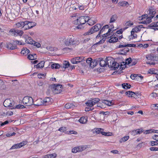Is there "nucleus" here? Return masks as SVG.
I'll use <instances>...</instances> for the list:
<instances>
[{
  "label": "nucleus",
  "mask_w": 158,
  "mask_h": 158,
  "mask_svg": "<svg viewBox=\"0 0 158 158\" xmlns=\"http://www.w3.org/2000/svg\"><path fill=\"white\" fill-rule=\"evenodd\" d=\"M37 84L39 86H42L43 85L44 83L42 81L40 80L37 81Z\"/></svg>",
  "instance_id": "57"
},
{
  "label": "nucleus",
  "mask_w": 158,
  "mask_h": 158,
  "mask_svg": "<svg viewBox=\"0 0 158 158\" xmlns=\"http://www.w3.org/2000/svg\"><path fill=\"white\" fill-rule=\"evenodd\" d=\"M18 85V82L17 80H15L13 81L12 84V85L13 86H16Z\"/></svg>",
  "instance_id": "61"
},
{
  "label": "nucleus",
  "mask_w": 158,
  "mask_h": 158,
  "mask_svg": "<svg viewBox=\"0 0 158 158\" xmlns=\"http://www.w3.org/2000/svg\"><path fill=\"white\" fill-rule=\"evenodd\" d=\"M35 103V104H33L35 106H40L42 105V100L41 99H38Z\"/></svg>",
  "instance_id": "28"
},
{
  "label": "nucleus",
  "mask_w": 158,
  "mask_h": 158,
  "mask_svg": "<svg viewBox=\"0 0 158 158\" xmlns=\"http://www.w3.org/2000/svg\"><path fill=\"white\" fill-rule=\"evenodd\" d=\"M93 60V59L92 58L90 57H89L86 60V62L88 64H89V65H90V64L91 63L92 61Z\"/></svg>",
  "instance_id": "51"
},
{
  "label": "nucleus",
  "mask_w": 158,
  "mask_h": 158,
  "mask_svg": "<svg viewBox=\"0 0 158 158\" xmlns=\"http://www.w3.org/2000/svg\"><path fill=\"white\" fill-rule=\"evenodd\" d=\"M102 26L100 24H97L94 26L92 27L88 31L84 34V35H86L91 34L94 33L96 32L101 28Z\"/></svg>",
  "instance_id": "3"
},
{
  "label": "nucleus",
  "mask_w": 158,
  "mask_h": 158,
  "mask_svg": "<svg viewBox=\"0 0 158 158\" xmlns=\"http://www.w3.org/2000/svg\"><path fill=\"white\" fill-rule=\"evenodd\" d=\"M44 61H41L38 64L36 65L37 68H41L44 67Z\"/></svg>",
  "instance_id": "37"
},
{
  "label": "nucleus",
  "mask_w": 158,
  "mask_h": 158,
  "mask_svg": "<svg viewBox=\"0 0 158 158\" xmlns=\"http://www.w3.org/2000/svg\"><path fill=\"white\" fill-rule=\"evenodd\" d=\"M73 106V104L68 103L65 105V107L67 109H70Z\"/></svg>",
  "instance_id": "42"
},
{
  "label": "nucleus",
  "mask_w": 158,
  "mask_h": 158,
  "mask_svg": "<svg viewBox=\"0 0 158 158\" xmlns=\"http://www.w3.org/2000/svg\"><path fill=\"white\" fill-rule=\"evenodd\" d=\"M137 63L135 59L132 60L131 63V66H133L135 65Z\"/></svg>",
  "instance_id": "59"
},
{
  "label": "nucleus",
  "mask_w": 158,
  "mask_h": 158,
  "mask_svg": "<svg viewBox=\"0 0 158 158\" xmlns=\"http://www.w3.org/2000/svg\"><path fill=\"white\" fill-rule=\"evenodd\" d=\"M30 52V51L27 48H23L21 52V54L23 55H26Z\"/></svg>",
  "instance_id": "17"
},
{
  "label": "nucleus",
  "mask_w": 158,
  "mask_h": 158,
  "mask_svg": "<svg viewBox=\"0 0 158 158\" xmlns=\"http://www.w3.org/2000/svg\"><path fill=\"white\" fill-rule=\"evenodd\" d=\"M111 134H112L110 132H104V133H103V135H105V136H110L111 135Z\"/></svg>",
  "instance_id": "62"
},
{
  "label": "nucleus",
  "mask_w": 158,
  "mask_h": 158,
  "mask_svg": "<svg viewBox=\"0 0 158 158\" xmlns=\"http://www.w3.org/2000/svg\"><path fill=\"white\" fill-rule=\"evenodd\" d=\"M152 138L158 141V135H155L154 136L152 137Z\"/></svg>",
  "instance_id": "64"
},
{
  "label": "nucleus",
  "mask_w": 158,
  "mask_h": 158,
  "mask_svg": "<svg viewBox=\"0 0 158 158\" xmlns=\"http://www.w3.org/2000/svg\"><path fill=\"white\" fill-rule=\"evenodd\" d=\"M89 20V17L86 16H82L79 17L74 21V24L77 26V27L79 29L83 28L82 25L85 23L87 21Z\"/></svg>",
  "instance_id": "1"
},
{
  "label": "nucleus",
  "mask_w": 158,
  "mask_h": 158,
  "mask_svg": "<svg viewBox=\"0 0 158 158\" xmlns=\"http://www.w3.org/2000/svg\"><path fill=\"white\" fill-rule=\"evenodd\" d=\"M144 131L143 129L142 128L137 129L136 130L133 131L131 132L132 135H135L138 134H140Z\"/></svg>",
  "instance_id": "14"
},
{
  "label": "nucleus",
  "mask_w": 158,
  "mask_h": 158,
  "mask_svg": "<svg viewBox=\"0 0 158 158\" xmlns=\"http://www.w3.org/2000/svg\"><path fill=\"white\" fill-rule=\"evenodd\" d=\"M95 131L97 134L101 133L102 135H103V133L104 132H103V129L100 128H97L95 130Z\"/></svg>",
  "instance_id": "39"
},
{
  "label": "nucleus",
  "mask_w": 158,
  "mask_h": 158,
  "mask_svg": "<svg viewBox=\"0 0 158 158\" xmlns=\"http://www.w3.org/2000/svg\"><path fill=\"white\" fill-rule=\"evenodd\" d=\"M98 62L99 61H97L96 60H93L91 63L90 64V65H89V67L92 68H94L96 65H97L98 64Z\"/></svg>",
  "instance_id": "16"
},
{
  "label": "nucleus",
  "mask_w": 158,
  "mask_h": 158,
  "mask_svg": "<svg viewBox=\"0 0 158 158\" xmlns=\"http://www.w3.org/2000/svg\"><path fill=\"white\" fill-rule=\"evenodd\" d=\"M129 138V136H125L121 139V140L123 142H125L127 141Z\"/></svg>",
  "instance_id": "55"
},
{
  "label": "nucleus",
  "mask_w": 158,
  "mask_h": 158,
  "mask_svg": "<svg viewBox=\"0 0 158 158\" xmlns=\"http://www.w3.org/2000/svg\"><path fill=\"white\" fill-rule=\"evenodd\" d=\"M129 51V49L127 48H123L122 50V51L123 52L122 54H125L127 52H128Z\"/></svg>",
  "instance_id": "47"
},
{
  "label": "nucleus",
  "mask_w": 158,
  "mask_h": 158,
  "mask_svg": "<svg viewBox=\"0 0 158 158\" xmlns=\"http://www.w3.org/2000/svg\"><path fill=\"white\" fill-rule=\"evenodd\" d=\"M58 131L61 132H64L65 131V128L64 127H61L59 129Z\"/></svg>",
  "instance_id": "63"
},
{
  "label": "nucleus",
  "mask_w": 158,
  "mask_h": 158,
  "mask_svg": "<svg viewBox=\"0 0 158 158\" xmlns=\"http://www.w3.org/2000/svg\"><path fill=\"white\" fill-rule=\"evenodd\" d=\"M138 77H140L141 79H142L143 78V77L141 76H138L136 74H134V75L131 74L130 76L132 80H135V79H136Z\"/></svg>",
  "instance_id": "29"
},
{
  "label": "nucleus",
  "mask_w": 158,
  "mask_h": 158,
  "mask_svg": "<svg viewBox=\"0 0 158 158\" xmlns=\"http://www.w3.org/2000/svg\"><path fill=\"white\" fill-rule=\"evenodd\" d=\"M118 18V16L117 15L114 14L112 15L110 19V23H113L116 21Z\"/></svg>",
  "instance_id": "21"
},
{
  "label": "nucleus",
  "mask_w": 158,
  "mask_h": 158,
  "mask_svg": "<svg viewBox=\"0 0 158 158\" xmlns=\"http://www.w3.org/2000/svg\"><path fill=\"white\" fill-rule=\"evenodd\" d=\"M148 11H149L148 16L146 19V22L148 24L152 21L151 20L154 17V15L156 13V11L155 10H151L150 9H149Z\"/></svg>",
  "instance_id": "7"
},
{
  "label": "nucleus",
  "mask_w": 158,
  "mask_h": 158,
  "mask_svg": "<svg viewBox=\"0 0 158 158\" xmlns=\"http://www.w3.org/2000/svg\"><path fill=\"white\" fill-rule=\"evenodd\" d=\"M53 92L55 94H57L62 91V86L60 85H53L52 86Z\"/></svg>",
  "instance_id": "6"
},
{
  "label": "nucleus",
  "mask_w": 158,
  "mask_h": 158,
  "mask_svg": "<svg viewBox=\"0 0 158 158\" xmlns=\"http://www.w3.org/2000/svg\"><path fill=\"white\" fill-rule=\"evenodd\" d=\"M91 100L94 105L98 102L100 100L98 98H93Z\"/></svg>",
  "instance_id": "49"
},
{
  "label": "nucleus",
  "mask_w": 158,
  "mask_h": 158,
  "mask_svg": "<svg viewBox=\"0 0 158 158\" xmlns=\"http://www.w3.org/2000/svg\"><path fill=\"white\" fill-rule=\"evenodd\" d=\"M111 30V29H109L107 32L102 35V37H103V39L102 40H103V39H104V40L103 41V42H104L105 41V40L106 39V37L110 35V32Z\"/></svg>",
  "instance_id": "27"
},
{
  "label": "nucleus",
  "mask_w": 158,
  "mask_h": 158,
  "mask_svg": "<svg viewBox=\"0 0 158 158\" xmlns=\"http://www.w3.org/2000/svg\"><path fill=\"white\" fill-rule=\"evenodd\" d=\"M149 73L155 74L156 75L155 77L158 80V71L157 70L156 71L154 70L153 69L152 70H149Z\"/></svg>",
  "instance_id": "26"
},
{
  "label": "nucleus",
  "mask_w": 158,
  "mask_h": 158,
  "mask_svg": "<svg viewBox=\"0 0 158 158\" xmlns=\"http://www.w3.org/2000/svg\"><path fill=\"white\" fill-rule=\"evenodd\" d=\"M87 119V117H82L79 119V121L81 123L85 124L86 123Z\"/></svg>",
  "instance_id": "23"
},
{
  "label": "nucleus",
  "mask_w": 158,
  "mask_h": 158,
  "mask_svg": "<svg viewBox=\"0 0 158 158\" xmlns=\"http://www.w3.org/2000/svg\"><path fill=\"white\" fill-rule=\"evenodd\" d=\"M151 145L152 146L157 145H158V141L156 140V141H151Z\"/></svg>",
  "instance_id": "50"
},
{
  "label": "nucleus",
  "mask_w": 158,
  "mask_h": 158,
  "mask_svg": "<svg viewBox=\"0 0 158 158\" xmlns=\"http://www.w3.org/2000/svg\"><path fill=\"white\" fill-rule=\"evenodd\" d=\"M23 28L24 30H27L29 29L28 21H24V24L23 27Z\"/></svg>",
  "instance_id": "25"
},
{
  "label": "nucleus",
  "mask_w": 158,
  "mask_h": 158,
  "mask_svg": "<svg viewBox=\"0 0 158 158\" xmlns=\"http://www.w3.org/2000/svg\"><path fill=\"white\" fill-rule=\"evenodd\" d=\"M109 58H110V59H109V64L108 67L114 70L117 69L120 66V65L115 61L112 57H109Z\"/></svg>",
  "instance_id": "5"
},
{
  "label": "nucleus",
  "mask_w": 158,
  "mask_h": 158,
  "mask_svg": "<svg viewBox=\"0 0 158 158\" xmlns=\"http://www.w3.org/2000/svg\"><path fill=\"white\" fill-rule=\"evenodd\" d=\"M140 29L137 26L132 29V30L131 32V33L132 34V33H133L137 32H138L140 31Z\"/></svg>",
  "instance_id": "40"
},
{
  "label": "nucleus",
  "mask_w": 158,
  "mask_h": 158,
  "mask_svg": "<svg viewBox=\"0 0 158 158\" xmlns=\"http://www.w3.org/2000/svg\"><path fill=\"white\" fill-rule=\"evenodd\" d=\"M37 56L35 54H29L28 55L27 58L30 60H34L36 59Z\"/></svg>",
  "instance_id": "24"
},
{
  "label": "nucleus",
  "mask_w": 158,
  "mask_h": 158,
  "mask_svg": "<svg viewBox=\"0 0 158 158\" xmlns=\"http://www.w3.org/2000/svg\"><path fill=\"white\" fill-rule=\"evenodd\" d=\"M87 22H89V23H88V24L90 25H91V24L90 23H91L92 24H94L95 23H96L95 22L89 19V20L88 21H87Z\"/></svg>",
  "instance_id": "60"
},
{
  "label": "nucleus",
  "mask_w": 158,
  "mask_h": 158,
  "mask_svg": "<svg viewBox=\"0 0 158 158\" xmlns=\"http://www.w3.org/2000/svg\"><path fill=\"white\" fill-rule=\"evenodd\" d=\"M52 98L49 97H47L42 100V105L47 106L51 104Z\"/></svg>",
  "instance_id": "12"
},
{
  "label": "nucleus",
  "mask_w": 158,
  "mask_h": 158,
  "mask_svg": "<svg viewBox=\"0 0 158 158\" xmlns=\"http://www.w3.org/2000/svg\"><path fill=\"white\" fill-rule=\"evenodd\" d=\"M86 105L89 107H92L94 104L92 102V100H88V101L86 103Z\"/></svg>",
  "instance_id": "41"
},
{
  "label": "nucleus",
  "mask_w": 158,
  "mask_h": 158,
  "mask_svg": "<svg viewBox=\"0 0 158 158\" xmlns=\"http://www.w3.org/2000/svg\"><path fill=\"white\" fill-rule=\"evenodd\" d=\"M87 146H81L74 147L72 149V152L73 153H77V152L82 151L87 148Z\"/></svg>",
  "instance_id": "10"
},
{
  "label": "nucleus",
  "mask_w": 158,
  "mask_h": 158,
  "mask_svg": "<svg viewBox=\"0 0 158 158\" xmlns=\"http://www.w3.org/2000/svg\"><path fill=\"white\" fill-rule=\"evenodd\" d=\"M146 58L148 60L154 61L156 60V56L154 54H149L146 55Z\"/></svg>",
  "instance_id": "15"
},
{
  "label": "nucleus",
  "mask_w": 158,
  "mask_h": 158,
  "mask_svg": "<svg viewBox=\"0 0 158 158\" xmlns=\"http://www.w3.org/2000/svg\"><path fill=\"white\" fill-rule=\"evenodd\" d=\"M122 86L124 89H129L130 88L131 85L128 83H123L122 84Z\"/></svg>",
  "instance_id": "35"
},
{
  "label": "nucleus",
  "mask_w": 158,
  "mask_h": 158,
  "mask_svg": "<svg viewBox=\"0 0 158 158\" xmlns=\"http://www.w3.org/2000/svg\"><path fill=\"white\" fill-rule=\"evenodd\" d=\"M26 107L24 106L23 105L19 104L16 106H14L11 108V109H23L25 108Z\"/></svg>",
  "instance_id": "33"
},
{
  "label": "nucleus",
  "mask_w": 158,
  "mask_h": 158,
  "mask_svg": "<svg viewBox=\"0 0 158 158\" xmlns=\"http://www.w3.org/2000/svg\"><path fill=\"white\" fill-rule=\"evenodd\" d=\"M109 57H106V60H99L100 61V64L101 67H105L106 66V65H108V66L109 63V59L110 58H109Z\"/></svg>",
  "instance_id": "11"
},
{
  "label": "nucleus",
  "mask_w": 158,
  "mask_h": 158,
  "mask_svg": "<svg viewBox=\"0 0 158 158\" xmlns=\"http://www.w3.org/2000/svg\"><path fill=\"white\" fill-rule=\"evenodd\" d=\"M30 41H30V42H28V40L26 41L27 44L33 45L38 48H40L41 46V44L37 42L34 41L32 38H30Z\"/></svg>",
  "instance_id": "13"
},
{
  "label": "nucleus",
  "mask_w": 158,
  "mask_h": 158,
  "mask_svg": "<svg viewBox=\"0 0 158 158\" xmlns=\"http://www.w3.org/2000/svg\"><path fill=\"white\" fill-rule=\"evenodd\" d=\"M28 23L29 29L32 28L36 25L35 22H33L28 21Z\"/></svg>",
  "instance_id": "36"
},
{
  "label": "nucleus",
  "mask_w": 158,
  "mask_h": 158,
  "mask_svg": "<svg viewBox=\"0 0 158 158\" xmlns=\"http://www.w3.org/2000/svg\"><path fill=\"white\" fill-rule=\"evenodd\" d=\"M109 27V26L108 25H105L104 26L102 29L100 30L101 32H102L105 30V29L106 28L107 29Z\"/></svg>",
  "instance_id": "54"
},
{
  "label": "nucleus",
  "mask_w": 158,
  "mask_h": 158,
  "mask_svg": "<svg viewBox=\"0 0 158 158\" xmlns=\"http://www.w3.org/2000/svg\"><path fill=\"white\" fill-rule=\"evenodd\" d=\"M6 47L10 49L14 50L16 48V46L13 45L11 43H8L6 44Z\"/></svg>",
  "instance_id": "20"
},
{
  "label": "nucleus",
  "mask_w": 158,
  "mask_h": 158,
  "mask_svg": "<svg viewBox=\"0 0 158 158\" xmlns=\"http://www.w3.org/2000/svg\"><path fill=\"white\" fill-rule=\"evenodd\" d=\"M60 67V65L58 64L54 63L52 64L51 68L52 69H58Z\"/></svg>",
  "instance_id": "34"
},
{
  "label": "nucleus",
  "mask_w": 158,
  "mask_h": 158,
  "mask_svg": "<svg viewBox=\"0 0 158 158\" xmlns=\"http://www.w3.org/2000/svg\"><path fill=\"white\" fill-rule=\"evenodd\" d=\"M63 68H64V69L66 68H68V67L70 66V64L69 62L66 61H64L63 63Z\"/></svg>",
  "instance_id": "32"
},
{
  "label": "nucleus",
  "mask_w": 158,
  "mask_h": 158,
  "mask_svg": "<svg viewBox=\"0 0 158 158\" xmlns=\"http://www.w3.org/2000/svg\"><path fill=\"white\" fill-rule=\"evenodd\" d=\"M24 24V22H20L16 24V27L19 28L23 27Z\"/></svg>",
  "instance_id": "38"
},
{
  "label": "nucleus",
  "mask_w": 158,
  "mask_h": 158,
  "mask_svg": "<svg viewBox=\"0 0 158 158\" xmlns=\"http://www.w3.org/2000/svg\"><path fill=\"white\" fill-rule=\"evenodd\" d=\"M126 66V65L125 64L124 62H123L120 65V69H124L125 68Z\"/></svg>",
  "instance_id": "56"
},
{
  "label": "nucleus",
  "mask_w": 158,
  "mask_h": 158,
  "mask_svg": "<svg viewBox=\"0 0 158 158\" xmlns=\"http://www.w3.org/2000/svg\"><path fill=\"white\" fill-rule=\"evenodd\" d=\"M132 59L130 57L126 59L125 64H131Z\"/></svg>",
  "instance_id": "44"
},
{
  "label": "nucleus",
  "mask_w": 158,
  "mask_h": 158,
  "mask_svg": "<svg viewBox=\"0 0 158 158\" xmlns=\"http://www.w3.org/2000/svg\"><path fill=\"white\" fill-rule=\"evenodd\" d=\"M111 38L108 41V42L110 43H114L117 42L118 40V38L116 37L112 36L111 37Z\"/></svg>",
  "instance_id": "22"
},
{
  "label": "nucleus",
  "mask_w": 158,
  "mask_h": 158,
  "mask_svg": "<svg viewBox=\"0 0 158 158\" xmlns=\"http://www.w3.org/2000/svg\"><path fill=\"white\" fill-rule=\"evenodd\" d=\"M158 23V22H154L151 23L150 25H149L148 27L151 28H152L153 27H158V25H157V23Z\"/></svg>",
  "instance_id": "31"
},
{
  "label": "nucleus",
  "mask_w": 158,
  "mask_h": 158,
  "mask_svg": "<svg viewBox=\"0 0 158 158\" xmlns=\"http://www.w3.org/2000/svg\"><path fill=\"white\" fill-rule=\"evenodd\" d=\"M19 145L18 144H15L11 148H10V149H17V148H19Z\"/></svg>",
  "instance_id": "53"
},
{
  "label": "nucleus",
  "mask_w": 158,
  "mask_h": 158,
  "mask_svg": "<svg viewBox=\"0 0 158 158\" xmlns=\"http://www.w3.org/2000/svg\"><path fill=\"white\" fill-rule=\"evenodd\" d=\"M17 34V36H22L23 34V31L21 30H16Z\"/></svg>",
  "instance_id": "43"
},
{
  "label": "nucleus",
  "mask_w": 158,
  "mask_h": 158,
  "mask_svg": "<svg viewBox=\"0 0 158 158\" xmlns=\"http://www.w3.org/2000/svg\"><path fill=\"white\" fill-rule=\"evenodd\" d=\"M102 102L108 106H110L112 105V102L103 99L102 100Z\"/></svg>",
  "instance_id": "30"
},
{
  "label": "nucleus",
  "mask_w": 158,
  "mask_h": 158,
  "mask_svg": "<svg viewBox=\"0 0 158 158\" xmlns=\"http://www.w3.org/2000/svg\"><path fill=\"white\" fill-rule=\"evenodd\" d=\"M125 94L127 96L131 97H135V94L134 92L130 91L126 92L125 93Z\"/></svg>",
  "instance_id": "18"
},
{
  "label": "nucleus",
  "mask_w": 158,
  "mask_h": 158,
  "mask_svg": "<svg viewBox=\"0 0 158 158\" xmlns=\"http://www.w3.org/2000/svg\"><path fill=\"white\" fill-rule=\"evenodd\" d=\"M133 24V23L131 22L130 21L127 22L125 23V25L126 26H131Z\"/></svg>",
  "instance_id": "58"
},
{
  "label": "nucleus",
  "mask_w": 158,
  "mask_h": 158,
  "mask_svg": "<svg viewBox=\"0 0 158 158\" xmlns=\"http://www.w3.org/2000/svg\"><path fill=\"white\" fill-rule=\"evenodd\" d=\"M119 5L122 6H124L127 5H128V3L125 1H123L119 3Z\"/></svg>",
  "instance_id": "45"
},
{
  "label": "nucleus",
  "mask_w": 158,
  "mask_h": 158,
  "mask_svg": "<svg viewBox=\"0 0 158 158\" xmlns=\"http://www.w3.org/2000/svg\"><path fill=\"white\" fill-rule=\"evenodd\" d=\"M19 145V148H20L23 146L26 145L27 144V142L25 141H23L19 143H18Z\"/></svg>",
  "instance_id": "52"
},
{
  "label": "nucleus",
  "mask_w": 158,
  "mask_h": 158,
  "mask_svg": "<svg viewBox=\"0 0 158 158\" xmlns=\"http://www.w3.org/2000/svg\"><path fill=\"white\" fill-rule=\"evenodd\" d=\"M23 37L24 38L25 40V42L27 43L26 42V41L28 40V42L31 41H30V38H31V37H29L28 35H23Z\"/></svg>",
  "instance_id": "46"
},
{
  "label": "nucleus",
  "mask_w": 158,
  "mask_h": 158,
  "mask_svg": "<svg viewBox=\"0 0 158 158\" xmlns=\"http://www.w3.org/2000/svg\"><path fill=\"white\" fill-rule=\"evenodd\" d=\"M60 41L64 42L66 46L75 45L77 44L76 39L72 35L69 36L66 39L64 36L61 37L60 38Z\"/></svg>",
  "instance_id": "2"
},
{
  "label": "nucleus",
  "mask_w": 158,
  "mask_h": 158,
  "mask_svg": "<svg viewBox=\"0 0 158 158\" xmlns=\"http://www.w3.org/2000/svg\"><path fill=\"white\" fill-rule=\"evenodd\" d=\"M15 103L14 102L13 100L7 99L4 101L3 105L5 107L11 109V108H12L13 107Z\"/></svg>",
  "instance_id": "8"
},
{
  "label": "nucleus",
  "mask_w": 158,
  "mask_h": 158,
  "mask_svg": "<svg viewBox=\"0 0 158 158\" xmlns=\"http://www.w3.org/2000/svg\"><path fill=\"white\" fill-rule=\"evenodd\" d=\"M84 57L83 56H77L72 58L71 62L73 64H77L84 60Z\"/></svg>",
  "instance_id": "9"
},
{
  "label": "nucleus",
  "mask_w": 158,
  "mask_h": 158,
  "mask_svg": "<svg viewBox=\"0 0 158 158\" xmlns=\"http://www.w3.org/2000/svg\"><path fill=\"white\" fill-rule=\"evenodd\" d=\"M10 32H12L14 36H17L16 30H15L14 29H11L10 30Z\"/></svg>",
  "instance_id": "48"
},
{
  "label": "nucleus",
  "mask_w": 158,
  "mask_h": 158,
  "mask_svg": "<svg viewBox=\"0 0 158 158\" xmlns=\"http://www.w3.org/2000/svg\"><path fill=\"white\" fill-rule=\"evenodd\" d=\"M23 102L25 106H30L33 104V99L31 97L26 96L23 98Z\"/></svg>",
  "instance_id": "4"
},
{
  "label": "nucleus",
  "mask_w": 158,
  "mask_h": 158,
  "mask_svg": "<svg viewBox=\"0 0 158 158\" xmlns=\"http://www.w3.org/2000/svg\"><path fill=\"white\" fill-rule=\"evenodd\" d=\"M56 156V153H53L44 156L43 158H55Z\"/></svg>",
  "instance_id": "19"
}]
</instances>
